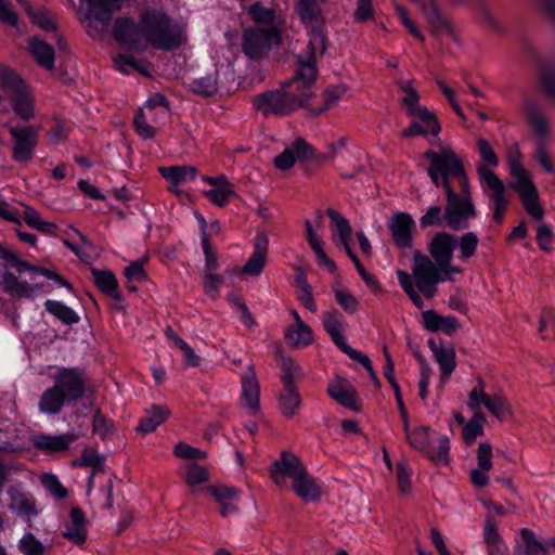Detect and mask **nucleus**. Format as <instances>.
Segmentation results:
<instances>
[{
  "label": "nucleus",
  "mask_w": 555,
  "mask_h": 555,
  "mask_svg": "<svg viewBox=\"0 0 555 555\" xmlns=\"http://www.w3.org/2000/svg\"><path fill=\"white\" fill-rule=\"evenodd\" d=\"M285 339L289 346L300 348L309 346L313 340V332L300 318L297 326H292L286 331Z\"/></svg>",
  "instance_id": "nucleus-36"
},
{
  "label": "nucleus",
  "mask_w": 555,
  "mask_h": 555,
  "mask_svg": "<svg viewBox=\"0 0 555 555\" xmlns=\"http://www.w3.org/2000/svg\"><path fill=\"white\" fill-rule=\"evenodd\" d=\"M408 443L417 450L436 465H448L450 463V439L442 435L439 437L438 447L433 448L430 443L431 429L428 426H417L403 430Z\"/></svg>",
  "instance_id": "nucleus-8"
},
{
  "label": "nucleus",
  "mask_w": 555,
  "mask_h": 555,
  "mask_svg": "<svg viewBox=\"0 0 555 555\" xmlns=\"http://www.w3.org/2000/svg\"><path fill=\"white\" fill-rule=\"evenodd\" d=\"M327 395L341 406L353 412H359V406L356 402V391L353 388L347 387L340 382L330 383L327 385Z\"/></svg>",
  "instance_id": "nucleus-32"
},
{
  "label": "nucleus",
  "mask_w": 555,
  "mask_h": 555,
  "mask_svg": "<svg viewBox=\"0 0 555 555\" xmlns=\"http://www.w3.org/2000/svg\"><path fill=\"white\" fill-rule=\"evenodd\" d=\"M116 429L115 422L108 420L98 408L92 415V430L102 440L111 437Z\"/></svg>",
  "instance_id": "nucleus-44"
},
{
  "label": "nucleus",
  "mask_w": 555,
  "mask_h": 555,
  "mask_svg": "<svg viewBox=\"0 0 555 555\" xmlns=\"http://www.w3.org/2000/svg\"><path fill=\"white\" fill-rule=\"evenodd\" d=\"M15 114L28 121L34 117V102L30 95L23 89H16L11 99Z\"/></svg>",
  "instance_id": "nucleus-39"
},
{
  "label": "nucleus",
  "mask_w": 555,
  "mask_h": 555,
  "mask_svg": "<svg viewBox=\"0 0 555 555\" xmlns=\"http://www.w3.org/2000/svg\"><path fill=\"white\" fill-rule=\"evenodd\" d=\"M208 478L209 473L205 467L199 466L196 463H192L189 465L185 476V481L189 486L193 487L204 483L208 480Z\"/></svg>",
  "instance_id": "nucleus-56"
},
{
  "label": "nucleus",
  "mask_w": 555,
  "mask_h": 555,
  "mask_svg": "<svg viewBox=\"0 0 555 555\" xmlns=\"http://www.w3.org/2000/svg\"><path fill=\"white\" fill-rule=\"evenodd\" d=\"M313 86L312 81L298 79L295 70L294 77L283 81L281 88L256 94L253 106L266 118L288 116L307 107L313 95Z\"/></svg>",
  "instance_id": "nucleus-3"
},
{
  "label": "nucleus",
  "mask_w": 555,
  "mask_h": 555,
  "mask_svg": "<svg viewBox=\"0 0 555 555\" xmlns=\"http://www.w3.org/2000/svg\"><path fill=\"white\" fill-rule=\"evenodd\" d=\"M269 238L264 232L256 234L254 240V250L242 268V273L251 276L261 274L268 254Z\"/></svg>",
  "instance_id": "nucleus-19"
},
{
  "label": "nucleus",
  "mask_w": 555,
  "mask_h": 555,
  "mask_svg": "<svg viewBox=\"0 0 555 555\" xmlns=\"http://www.w3.org/2000/svg\"><path fill=\"white\" fill-rule=\"evenodd\" d=\"M11 511L17 513L21 517H26L28 521L31 517L38 515V511L36 508V503L33 499L29 498H15L12 496V502L9 505Z\"/></svg>",
  "instance_id": "nucleus-50"
},
{
  "label": "nucleus",
  "mask_w": 555,
  "mask_h": 555,
  "mask_svg": "<svg viewBox=\"0 0 555 555\" xmlns=\"http://www.w3.org/2000/svg\"><path fill=\"white\" fill-rule=\"evenodd\" d=\"M400 89L405 95L402 99V104L406 108V115L412 118H417L423 124L430 122L434 125V131L441 130L440 122L437 116L430 112L427 107L420 105L418 92L413 89L408 82L400 83Z\"/></svg>",
  "instance_id": "nucleus-14"
},
{
  "label": "nucleus",
  "mask_w": 555,
  "mask_h": 555,
  "mask_svg": "<svg viewBox=\"0 0 555 555\" xmlns=\"http://www.w3.org/2000/svg\"><path fill=\"white\" fill-rule=\"evenodd\" d=\"M477 152L483 162L480 166H483L487 169L499 166V158L488 140L483 138L478 139Z\"/></svg>",
  "instance_id": "nucleus-52"
},
{
  "label": "nucleus",
  "mask_w": 555,
  "mask_h": 555,
  "mask_svg": "<svg viewBox=\"0 0 555 555\" xmlns=\"http://www.w3.org/2000/svg\"><path fill=\"white\" fill-rule=\"evenodd\" d=\"M539 332L544 339L551 337L550 332L555 334V311L553 309L544 308L542 310Z\"/></svg>",
  "instance_id": "nucleus-59"
},
{
  "label": "nucleus",
  "mask_w": 555,
  "mask_h": 555,
  "mask_svg": "<svg viewBox=\"0 0 555 555\" xmlns=\"http://www.w3.org/2000/svg\"><path fill=\"white\" fill-rule=\"evenodd\" d=\"M133 127L137 133L144 140L153 139L156 134V129L146 122L142 112L134 116Z\"/></svg>",
  "instance_id": "nucleus-63"
},
{
  "label": "nucleus",
  "mask_w": 555,
  "mask_h": 555,
  "mask_svg": "<svg viewBox=\"0 0 555 555\" xmlns=\"http://www.w3.org/2000/svg\"><path fill=\"white\" fill-rule=\"evenodd\" d=\"M435 127L430 122L423 124L420 121V119L414 118V120L411 121L408 128L402 130V137L404 138H413L416 135L427 137L429 134L434 137H438L441 130H438L437 132L434 131Z\"/></svg>",
  "instance_id": "nucleus-53"
},
{
  "label": "nucleus",
  "mask_w": 555,
  "mask_h": 555,
  "mask_svg": "<svg viewBox=\"0 0 555 555\" xmlns=\"http://www.w3.org/2000/svg\"><path fill=\"white\" fill-rule=\"evenodd\" d=\"M321 321L333 344L339 350L345 347L347 341L343 333L347 327V321L343 313L337 309L326 310L322 313Z\"/></svg>",
  "instance_id": "nucleus-21"
},
{
  "label": "nucleus",
  "mask_w": 555,
  "mask_h": 555,
  "mask_svg": "<svg viewBox=\"0 0 555 555\" xmlns=\"http://www.w3.org/2000/svg\"><path fill=\"white\" fill-rule=\"evenodd\" d=\"M427 345L434 353L440 370H444L446 373H448L449 370H455L456 353L453 347H444L442 339L436 340L435 338H429Z\"/></svg>",
  "instance_id": "nucleus-29"
},
{
  "label": "nucleus",
  "mask_w": 555,
  "mask_h": 555,
  "mask_svg": "<svg viewBox=\"0 0 555 555\" xmlns=\"http://www.w3.org/2000/svg\"><path fill=\"white\" fill-rule=\"evenodd\" d=\"M260 386L253 367L242 376V399L253 413L260 410Z\"/></svg>",
  "instance_id": "nucleus-26"
},
{
  "label": "nucleus",
  "mask_w": 555,
  "mask_h": 555,
  "mask_svg": "<svg viewBox=\"0 0 555 555\" xmlns=\"http://www.w3.org/2000/svg\"><path fill=\"white\" fill-rule=\"evenodd\" d=\"M2 283L4 291L12 296L31 299L36 295V286H31L26 281H20L12 272L7 271L3 273Z\"/></svg>",
  "instance_id": "nucleus-34"
},
{
  "label": "nucleus",
  "mask_w": 555,
  "mask_h": 555,
  "mask_svg": "<svg viewBox=\"0 0 555 555\" xmlns=\"http://www.w3.org/2000/svg\"><path fill=\"white\" fill-rule=\"evenodd\" d=\"M25 12L30 21L38 25L42 30L54 33L57 30L56 22L43 9H35L31 4H27Z\"/></svg>",
  "instance_id": "nucleus-43"
},
{
  "label": "nucleus",
  "mask_w": 555,
  "mask_h": 555,
  "mask_svg": "<svg viewBox=\"0 0 555 555\" xmlns=\"http://www.w3.org/2000/svg\"><path fill=\"white\" fill-rule=\"evenodd\" d=\"M326 215L335 225L337 235H334V242L336 245L345 246L350 242L352 229L347 218L341 216L337 210L333 208L326 209Z\"/></svg>",
  "instance_id": "nucleus-38"
},
{
  "label": "nucleus",
  "mask_w": 555,
  "mask_h": 555,
  "mask_svg": "<svg viewBox=\"0 0 555 555\" xmlns=\"http://www.w3.org/2000/svg\"><path fill=\"white\" fill-rule=\"evenodd\" d=\"M310 151V144L304 138H296L291 146L275 156L274 166L283 171L288 170L294 167L297 160L306 162L307 154Z\"/></svg>",
  "instance_id": "nucleus-20"
},
{
  "label": "nucleus",
  "mask_w": 555,
  "mask_h": 555,
  "mask_svg": "<svg viewBox=\"0 0 555 555\" xmlns=\"http://www.w3.org/2000/svg\"><path fill=\"white\" fill-rule=\"evenodd\" d=\"M296 13L305 25L324 24L322 9L317 0H297Z\"/></svg>",
  "instance_id": "nucleus-33"
},
{
  "label": "nucleus",
  "mask_w": 555,
  "mask_h": 555,
  "mask_svg": "<svg viewBox=\"0 0 555 555\" xmlns=\"http://www.w3.org/2000/svg\"><path fill=\"white\" fill-rule=\"evenodd\" d=\"M398 489L401 494H408L411 491L412 469L403 462L397 464L396 468Z\"/></svg>",
  "instance_id": "nucleus-55"
},
{
  "label": "nucleus",
  "mask_w": 555,
  "mask_h": 555,
  "mask_svg": "<svg viewBox=\"0 0 555 555\" xmlns=\"http://www.w3.org/2000/svg\"><path fill=\"white\" fill-rule=\"evenodd\" d=\"M516 191L519 193L521 204L525 210L534 219L542 220L544 217V208L539 201V192L533 182L527 185H516Z\"/></svg>",
  "instance_id": "nucleus-25"
},
{
  "label": "nucleus",
  "mask_w": 555,
  "mask_h": 555,
  "mask_svg": "<svg viewBox=\"0 0 555 555\" xmlns=\"http://www.w3.org/2000/svg\"><path fill=\"white\" fill-rule=\"evenodd\" d=\"M477 172L481 185L488 193L493 206H508L509 202L505 197V185L503 181L491 169H487L483 166H478Z\"/></svg>",
  "instance_id": "nucleus-18"
},
{
  "label": "nucleus",
  "mask_w": 555,
  "mask_h": 555,
  "mask_svg": "<svg viewBox=\"0 0 555 555\" xmlns=\"http://www.w3.org/2000/svg\"><path fill=\"white\" fill-rule=\"evenodd\" d=\"M114 62L117 69L125 75H129L130 72L128 67H130L144 76H150L149 72L143 66L142 61L135 59L132 54L119 53L114 59Z\"/></svg>",
  "instance_id": "nucleus-47"
},
{
  "label": "nucleus",
  "mask_w": 555,
  "mask_h": 555,
  "mask_svg": "<svg viewBox=\"0 0 555 555\" xmlns=\"http://www.w3.org/2000/svg\"><path fill=\"white\" fill-rule=\"evenodd\" d=\"M205 492L219 503V513L222 517H228L237 512L236 505L232 503V500L237 496L236 488L210 485L205 488Z\"/></svg>",
  "instance_id": "nucleus-24"
},
{
  "label": "nucleus",
  "mask_w": 555,
  "mask_h": 555,
  "mask_svg": "<svg viewBox=\"0 0 555 555\" xmlns=\"http://www.w3.org/2000/svg\"><path fill=\"white\" fill-rule=\"evenodd\" d=\"M343 92L337 87H330L325 89L323 92V105L320 107H311L309 102L307 103L308 115L311 117H317L328 111L333 107L340 99Z\"/></svg>",
  "instance_id": "nucleus-45"
},
{
  "label": "nucleus",
  "mask_w": 555,
  "mask_h": 555,
  "mask_svg": "<svg viewBox=\"0 0 555 555\" xmlns=\"http://www.w3.org/2000/svg\"><path fill=\"white\" fill-rule=\"evenodd\" d=\"M552 237L553 230L550 224L543 223L540 224L537 229V244L544 251H550L552 249Z\"/></svg>",
  "instance_id": "nucleus-64"
},
{
  "label": "nucleus",
  "mask_w": 555,
  "mask_h": 555,
  "mask_svg": "<svg viewBox=\"0 0 555 555\" xmlns=\"http://www.w3.org/2000/svg\"><path fill=\"white\" fill-rule=\"evenodd\" d=\"M457 248V236L446 231L434 235L428 244V251L439 268L448 267Z\"/></svg>",
  "instance_id": "nucleus-15"
},
{
  "label": "nucleus",
  "mask_w": 555,
  "mask_h": 555,
  "mask_svg": "<svg viewBox=\"0 0 555 555\" xmlns=\"http://www.w3.org/2000/svg\"><path fill=\"white\" fill-rule=\"evenodd\" d=\"M173 454L179 459L184 460H201L206 456V453L197 448H194L185 442H178L175 446Z\"/></svg>",
  "instance_id": "nucleus-61"
},
{
  "label": "nucleus",
  "mask_w": 555,
  "mask_h": 555,
  "mask_svg": "<svg viewBox=\"0 0 555 555\" xmlns=\"http://www.w3.org/2000/svg\"><path fill=\"white\" fill-rule=\"evenodd\" d=\"M309 42L306 49L296 55V68L297 78L306 79V81H312L315 83L319 69H318V60H317V51H320V54L323 55L328 47L327 33L325 30L324 24L313 25L309 31Z\"/></svg>",
  "instance_id": "nucleus-7"
},
{
  "label": "nucleus",
  "mask_w": 555,
  "mask_h": 555,
  "mask_svg": "<svg viewBox=\"0 0 555 555\" xmlns=\"http://www.w3.org/2000/svg\"><path fill=\"white\" fill-rule=\"evenodd\" d=\"M42 483L46 487V489L49 490L50 493L59 500L65 499L68 494L66 488L53 474H44L42 477Z\"/></svg>",
  "instance_id": "nucleus-58"
},
{
  "label": "nucleus",
  "mask_w": 555,
  "mask_h": 555,
  "mask_svg": "<svg viewBox=\"0 0 555 555\" xmlns=\"http://www.w3.org/2000/svg\"><path fill=\"white\" fill-rule=\"evenodd\" d=\"M444 222L443 210L439 205H431L427 208L426 212L420 218L421 229L430 227H442Z\"/></svg>",
  "instance_id": "nucleus-51"
},
{
  "label": "nucleus",
  "mask_w": 555,
  "mask_h": 555,
  "mask_svg": "<svg viewBox=\"0 0 555 555\" xmlns=\"http://www.w3.org/2000/svg\"><path fill=\"white\" fill-rule=\"evenodd\" d=\"M47 312L53 315L62 324L73 326L80 322V315L70 307L62 301L47 299L43 304Z\"/></svg>",
  "instance_id": "nucleus-31"
},
{
  "label": "nucleus",
  "mask_w": 555,
  "mask_h": 555,
  "mask_svg": "<svg viewBox=\"0 0 555 555\" xmlns=\"http://www.w3.org/2000/svg\"><path fill=\"white\" fill-rule=\"evenodd\" d=\"M525 113L533 133L540 140H545L548 132V122L540 107L533 102H528L525 106Z\"/></svg>",
  "instance_id": "nucleus-35"
},
{
  "label": "nucleus",
  "mask_w": 555,
  "mask_h": 555,
  "mask_svg": "<svg viewBox=\"0 0 555 555\" xmlns=\"http://www.w3.org/2000/svg\"><path fill=\"white\" fill-rule=\"evenodd\" d=\"M453 3L463 4L468 0H451ZM414 2L420 7L422 13L424 14L426 21L431 26L434 31H439L441 29L450 30L449 22L444 18L442 13L440 12L436 0H414Z\"/></svg>",
  "instance_id": "nucleus-23"
},
{
  "label": "nucleus",
  "mask_w": 555,
  "mask_h": 555,
  "mask_svg": "<svg viewBox=\"0 0 555 555\" xmlns=\"http://www.w3.org/2000/svg\"><path fill=\"white\" fill-rule=\"evenodd\" d=\"M75 440L76 435L73 433L61 435L39 434L33 436L31 443L35 449L47 454H53L66 452Z\"/></svg>",
  "instance_id": "nucleus-17"
},
{
  "label": "nucleus",
  "mask_w": 555,
  "mask_h": 555,
  "mask_svg": "<svg viewBox=\"0 0 555 555\" xmlns=\"http://www.w3.org/2000/svg\"><path fill=\"white\" fill-rule=\"evenodd\" d=\"M251 20L258 24L267 27H278L275 25L276 12L274 9L267 8L260 2L250 5L248 11Z\"/></svg>",
  "instance_id": "nucleus-42"
},
{
  "label": "nucleus",
  "mask_w": 555,
  "mask_h": 555,
  "mask_svg": "<svg viewBox=\"0 0 555 555\" xmlns=\"http://www.w3.org/2000/svg\"><path fill=\"white\" fill-rule=\"evenodd\" d=\"M87 376L79 366L60 367L54 375V383L42 392L39 410L48 415L59 414L65 405H75L85 398Z\"/></svg>",
  "instance_id": "nucleus-4"
},
{
  "label": "nucleus",
  "mask_w": 555,
  "mask_h": 555,
  "mask_svg": "<svg viewBox=\"0 0 555 555\" xmlns=\"http://www.w3.org/2000/svg\"><path fill=\"white\" fill-rule=\"evenodd\" d=\"M301 404V397L296 387H283L279 396V409L281 413L291 418Z\"/></svg>",
  "instance_id": "nucleus-37"
},
{
  "label": "nucleus",
  "mask_w": 555,
  "mask_h": 555,
  "mask_svg": "<svg viewBox=\"0 0 555 555\" xmlns=\"http://www.w3.org/2000/svg\"><path fill=\"white\" fill-rule=\"evenodd\" d=\"M281 370V380L283 387H296L295 373L298 370L297 363L292 358H285L282 361Z\"/></svg>",
  "instance_id": "nucleus-60"
},
{
  "label": "nucleus",
  "mask_w": 555,
  "mask_h": 555,
  "mask_svg": "<svg viewBox=\"0 0 555 555\" xmlns=\"http://www.w3.org/2000/svg\"><path fill=\"white\" fill-rule=\"evenodd\" d=\"M14 141L12 158L16 163L27 164L35 155L38 145V132L34 126L12 127L9 130Z\"/></svg>",
  "instance_id": "nucleus-11"
},
{
  "label": "nucleus",
  "mask_w": 555,
  "mask_h": 555,
  "mask_svg": "<svg viewBox=\"0 0 555 555\" xmlns=\"http://www.w3.org/2000/svg\"><path fill=\"white\" fill-rule=\"evenodd\" d=\"M294 492L306 502L319 501L322 492L315 479L312 478L307 468L293 482Z\"/></svg>",
  "instance_id": "nucleus-27"
},
{
  "label": "nucleus",
  "mask_w": 555,
  "mask_h": 555,
  "mask_svg": "<svg viewBox=\"0 0 555 555\" xmlns=\"http://www.w3.org/2000/svg\"><path fill=\"white\" fill-rule=\"evenodd\" d=\"M204 196L208 198L214 205L223 207L228 204L229 199L236 193L231 184H220V186L211 188L203 192Z\"/></svg>",
  "instance_id": "nucleus-48"
},
{
  "label": "nucleus",
  "mask_w": 555,
  "mask_h": 555,
  "mask_svg": "<svg viewBox=\"0 0 555 555\" xmlns=\"http://www.w3.org/2000/svg\"><path fill=\"white\" fill-rule=\"evenodd\" d=\"M176 347L182 351L186 366L197 367L201 364V358L195 353L194 349L181 337L176 338Z\"/></svg>",
  "instance_id": "nucleus-62"
},
{
  "label": "nucleus",
  "mask_w": 555,
  "mask_h": 555,
  "mask_svg": "<svg viewBox=\"0 0 555 555\" xmlns=\"http://www.w3.org/2000/svg\"><path fill=\"white\" fill-rule=\"evenodd\" d=\"M87 11L81 22L89 37H102L113 21L116 12L120 11L125 0H82Z\"/></svg>",
  "instance_id": "nucleus-9"
},
{
  "label": "nucleus",
  "mask_w": 555,
  "mask_h": 555,
  "mask_svg": "<svg viewBox=\"0 0 555 555\" xmlns=\"http://www.w3.org/2000/svg\"><path fill=\"white\" fill-rule=\"evenodd\" d=\"M478 244L479 238L474 232H466L462 236L457 237V247L460 249L457 258L461 261H466L467 259L475 256Z\"/></svg>",
  "instance_id": "nucleus-46"
},
{
  "label": "nucleus",
  "mask_w": 555,
  "mask_h": 555,
  "mask_svg": "<svg viewBox=\"0 0 555 555\" xmlns=\"http://www.w3.org/2000/svg\"><path fill=\"white\" fill-rule=\"evenodd\" d=\"M459 267L449 262L448 267L439 268L427 256L416 251L414 254L413 278L415 286L426 297L433 298L437 292V284L451 281L450 273H461Z\"/></svg>",
  "instance_id": "nucleus-6"
},
{
  "label": "nucleus",
  "mask_w": 555,
  "mask_h": 555,
  "mask_svg": "<svg viewBox=\"0 0 555 555\" xmlns=\"http://www.w3.org/2000/svg\"><path fill=\"white\" fill-rule=\"evenodd\" d=\"M169 410L165 406L153 404L146 414L139 420L137 431L149 435L156 430L169 417Z\"/></svg>",
  "instance_id": "nucleus-28"
},
{
  "label": "nucleus",
  "mask_w": 555,
  "mask_h": 555,
  "mask_svg": "<svg viewBox=\"0 0 555 555\" xmlns=\"http://www.w3.org/2000/svg\"><path fill=\"white\" fill-rule=\"evenodd\" d=\"M424 158L428 162L427 175L437 189L446 196L443 218L453 231L467 230L469 220L476 218L477 209L472 198L469 179L459 155L450 147L440 151L427 150Z\"/></svg>",
  "instance_id": "nucleus-1"
},
{
  "label": "nucleus",
  "mask_w": 555,
  "mask_h": 555,
  "mask_svg": "<svg viewBox=\"0 0 555 555\" xmlns=\"http://www.w3.org/2000/svg\"><path fill=\"white\" fill-rule=\"evenodd\" d=\"M282 43V31L279 27H250L243 34L242 49L250 60H260Z\"/></svg>",
  "instance_id": "nucleus-10"
},
{
  "label": "nucleus",
  "mask_w": 555,
  "mask_h": 555,
  "mask_svg": "<svg viewBox=\"0 0 555 555\" xmlns=\"http://www.w3.org/2000/svg\"><path fill=\"white\" fill-rule=\"evenodd\" d=\"M29 49L40 66L48 70L54 68L55 52L51 44L40 38L34 37L29 41Z\"/></svg>",
  "instance_id": "nucleus-30"
},
{
  "label": "nucleus",
  "mask_w": 555,
  "mask_h": 555,
  "mask_svg": "<svg viewBox=\"0 0 555 555\" xmlns=\"http://www.w3.org/2000/svg\"><path fill=\"white\" fill-rule=\"evenodd\" d=\"M158 172L170 184L169 192L177 196L182 194L179 189L181 184L193 182L198 176V169L192 165L163 166L158 168Z\"/></svg>",
  "instance_id": "nucleus-16"
},
{
  "label": "nucleus",
  "mask_w": 555,
  "mask_h": 555,
  "mask_svg": "<svg viewBox=\"0 0 555 555\" xmlns=\"http://www.w3.org/2000/svg\"><path fill=\"white\" fill-rule=\"evenodd\" d=\"M91 274L94 285L102 294L115 299L119 304L125 301V297L119 288L117 278L111 270L92 268Z\"/></svg>",
  "instance_id": "nucleus-22"
},
{
  "label": "nucleus",
  "mask_w": 555,
  "mask_h": 555,
  "mask_svg": "<svg viewBox=\"0 0 555 555\" xmlns=\"http://www.w3.org/2000/svg\"><path fill=\"white\" fill-rule=\"evenodd\" d=\"M112 35L128 50H140L145 43L160 51H173L183 43L182 28L166 12L150 8L140 14L139 22L119 16L114 21Z\"/></svg>",
  "instance_id": "nucleus-2"
},
{
  "label": "nucleus",
  "mask_w": 555,
  "mask_h": 555,
  "mask_svg": "<svg viewBox=\"0 0 555 555\" xmlns=\"http://www.w3.org/2000/svg\"><path fill=\"white\" fill-rule=\"evenodd\" d=\"M488 397L489 395L485 392L483 380L478 378L477 386H475L468 395L467 406L469 410H479L481 409V405L485 404V401L488 399Z\"/></svg>",
  "instance_id": "nucleus-57"
},
{
  "label": "nucleus",
  "mask_w": 555,
  "mask_h": 555,
  "mask_svg": "<svg viewBox=\"0 0 555 555\" xmlns=\"http://www.w3.org/2000/svg\"><path fill=\"white\" fill-rule=\"evenodd\" d=\"M306 467L297 455L288 451H282L280 457L269 467L270 476L274 483L282 487L286 483V478L295 480Z\"/></svg>",
  "instance_id": "nucleus-12"
},
{
  "label": "nucleus",
  "mask_w": 555,
  "mask_h": 555,
  "mask_svg": "<svg viewBox=\"0 0 555 555\" xmlns=\"http://www.w3.org/2000/svg\"><path fill=\"white\" fill-rule=\"evenodd\" d=\"M521 545L518 548H522L525 555H548V548L546 543H542L537 540L535 534L532 530L524 528L520 530Z\"/></svg>",
  "instance_id": "nucleus-41"
},
{
  "label": "nucleus",
  "mask_w": 555,
  "mask_h": 555,
  "mask_svg": "<svg viewBox=\"0 0 555 555\" xmlns=\"http://www.w3.org/2000/svg\"><path fill=\"white\" fill-rule=\"evenodd\" d=\"M334 296L336 302L346 313L353 314L357 312L359 308V301L351 293L343 289H336Z\"/></svg>",
  "instance_id": "nucleus-54"
},
{
  "label": "nucleus",
  "mask_w": 555,
  "mask_h": 555,
  "mask_svg": "<svg viewBox=\"0 0 555 555\" xmlns=\"http://www.w3.org/2000/svg\"><path fill=\"white\" fill-rule=\"evenodd\" d=\"M415 227L414 219L408 212L399 211L391 216L388 221V228L393 244L399 249H410L413 247V232Z\"/></svg>",
  "instance_id": "nucleus-13"
},
{
  "label": "nucleus",
  "mask_w": 555,
  "mask_h": 555,
  "mask_svg": "<svg viewBox=\"0 0 555 555\" xmlns=\"http://www.w3.org/2000/svg\"><path fill=\"white\" fill-rule=\"evenodd\" d=\"M541 11L550 18L555 27V0H535ZM521 48L527 59L535 68L540 90L555 101V64L541 55L529 42L521 41Z\"/></svg>",
  "instance_id": "nucleus-5"
},
{
  "label": "nucleus",
  "mask_w": 555,
  "mask_h": 555,
  "mask_svg": "<svg viewBox=\"0 0 555 555\" xmlns=\"http://www.w3.org/2000/svg\"><path fill=\"white\" fill-rule=\"evenodd\" d=\"M189 86L193 93L204 98H211L218 92V73L215 72L204 77L194 78Z\"/></svg>",
  "instance_id": "nucleus-40"
},
{
  "label": "nucleus",
  "mask_w": 555,
  "mask_h": 555,
  "mask_svg": "<svg viewBox=\"0 0 555 555\" xmlns=\"http://www.w3.org/2000/svg\"><path fill=\"white\" fill-rule=\"evenodd\" d=\"M18 551L23 555H43L46 546L31 532H26L18 541Z\"/></svg>",
  "instance_id": "nucleus-49"
}]
</instances>
